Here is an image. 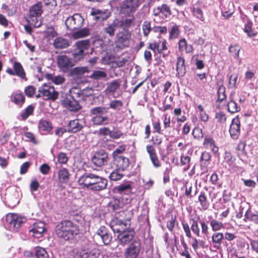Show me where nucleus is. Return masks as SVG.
<instances>
[{"label":"nucleus","instance_id":"9b49d317","mask_svg":"<svg viewBox=\"0 0 258 258\" xmlns=\"http://www.w3.org/2000/svg\"><path fill=\"white\" fill-rule=\"evenodd\" d=\"M134 25V18H130L122 20V21H119L118 20H115L114 21L112 24L109 25L106 28V32H114L116 31L117 28L119 26H121L124 29L127 30L129 28L133 26Z\"/></svg>","mask_w":258,"mask_h":258},{"label":"nucleus","instance_id":"f704fd0d","mask_svg":"<svg viewBox=\"0 0 258 258\" xmlns=\"http://www.w3.org/2000/svg\"><path fill=\"white\" fill-rule=\"evenodd\" d=\"M244 220L250 221L255 224H258V211L252 212L250 209L246 211L244 215Z\"/></svg>","mask_w":258,"mask_h":258},{"label":"nucleus","instance_id":"9d476101","mask_svg":"<svg viewBox=\"0 0 258 258\" xmlns=\"http://www.w3.org/2000/svg\"><path fill=\"white\" fill-rule=\"evenodd\" d=\"M90 45V41L87 40L79 41L76 43V48L72 53L73 58L76 61H80L85 56V50L88 49Z\"/></svg>","mask_w":258,"mask_h":258},{"label":"nucleus","instance_id":"ea45409f","mask_svg":"<svg viewBox=\"0 0 258 258\" xmlns=\"http://www.w3.org/2000/svg\"><path fill=\"white\" fill-rule=\"evenodd\" d=\"M122 203L119 199H114L108 203V208L112 211H117L122 209Z\"/></svg>","mask_w":258,"mask_h":258},{"label":"nucleus","instance_id":"338daca9","mask_svg":"<svg viewBox=\"0 0 258 258\" xmlns=\"http://www.w3.org/2000/svg\"><path fill=\"white\" fill-rule=\"evenodd\" d=\"M168 25V32H178L180 31L178 26L174 22H170Z\"/></svg>","mask_w":258,"mask_h":258},{"label":"nucleus","instance_id":"20e7f679","mask_svg":"<svg viewBox=\"0 0 258 258\" xmlns=\"http://www.w3.org/2000/svg\"><path fill=\"white\" fill-rule=\"evenodd\" d=\"M42 2H38L31 6L29 9V17L27 19L29 26H25L27 32L32 31L31 27L38 28L41 25V14L43 13Z\"/></svg>","mask_w":258,"mask_h":258},{"label":"nucleus","instance_id":"6e6552de","mask_svg":"<svg viewBox=\"0 0 258 258\" xmlns=\"http://www.w3.org/2000/svg\"><path fill=\"white\" fill-rule=\"evenodd\" d=\"M139 6V0H122L119 4V12L125 15H129L135 11Z\"/></svg>","mask_w":258,"mask_h":258},{"label":"nucleus","instance_id":"4be33fe9","mask_svg":"<svg viewBox=\"0 0 258 258\" xmlns=\"http://www.w3.org/2000/svg\"><path fill=\"white\" fill-rule=\"evenodd\" d=\"M240 123L238 118H233L230 126L229 133L231 138L237 139L240 135Z\"/></svg>","mask_w":258,"mask_h":258},{"label":"nucleus","instance_id":"6ab92c4d","mask_svg":"<svg viewBox=\"0 0 258 258\" xmlns=\"http://www.w3.org/2000/svg\"><path fill=\"white\" fill-rule=\"evenodd\" d=\"M97 236H99L101 238L103 243L106 245L110 243L112 238L111 233L108 231L107 228L104 226H101L98 229L94 235V238Z\"/></svg>","mask_w":258,"mask_h":258},{"label":"nucleus","instance_id":"f03ea898","mask_svg":"<svg viewBox=\"0 0 258 258\" xmlns=\"http://www.w3.org/2000/svg\"><path fill=\"white\" fill-rule=\"evenodd\" d=\"M77 181L82 188L93 192L104 190L108 183L106 178L89 172H85L81 175Z\"/></svg>","mask_w":258,"mask_h":258},{"label":"nucleus","instance_id":"603ef678","mask_svg":"<svg viewBox=\"0 0 258 258\" xmlns=\"http://www.w3.org/2000/svg\"><path fill=\"white\" fill-rule=\"evenodd\" d=\"M125 150V146L124 145L119 146L118 148L115 149V150L112 153V157L113 158H116L117 157H121V154L123 153Z\"/></svg>","mask_w":258,"mask_h":258},{"label":"nucleus","instance_id":"412c9836","mask_svg":"<svg viewBox=\"0 0 258 258\" xmlns=\"http://www.w3.org/2000/svg\"><path fill=\"white\" fill-rule=\"evenodd\" d=\"M45 224L44 222H38L33 224L32 228L29 230V234L33 237L39 238L42 236L45 231Z\"/></svg>","mask_w":258,"mask_h":258},{"label":"nucleus","instance_id":"dca6fc26","mask_svg":"<svg viewBox=\"0 0 258 258\" xmlns=\"http://www.w3.org/2000/svg\"><path fill=\"white\" fill-rule=\"evenodd\" d=\"M60 101L62 106L70 111L77 112L81 108L79 100H75L69 95H66Z\"/></svg>","mask_w":258,"mask_h":258},{"label":"nucleus","instance_id":"de8ad7c7","mask_svg":"<svg viewBox=\"0 0 258 258\" xmlns=\"http://www.w3.org/2000/svg\"><path fill=\"white\" fill-rule=\"evenodd\" d=\"M121 170L116 169L113 170L109 176V178L111 181H117L120 180L123 176L122 173L121 172Z\"/></svg>","mask_w":258,"mask_h":258},{"label":"nucleus","instance_id":"72a5a7b5","mask_svg":"<svg viewBox=\"0 0 258 258\" xmlns=\"http://www.w3.org/2000/svg\"><path fill=\"white\" fill-rule=\"evenodd\" d=\"M88 72L89 69L87 67H78L71 69L70 75L72 77H79Z\"/></svg>","mask_w":258,"mask_h":258},{"label":"nucleus","instance_id":"f8f14e48","mask_svg":"<svg viewBox=\"0 0 258 258\" xmlns=\"http://www.w3.org/2000/svg\"><path fill=\"white\" fill-rule=\"evenodd\" d=\"M115 190L117 192L122 196V200H125V204L130 203L132 201L131 195L133 194L131 183L127 182L121 183L115 187Z\"/></svg>","mask_w":258,"mask_h":258},{"label":"nucleus","instance_id":"37998d69","mask_svg":"<svg viewBox=\"0 0 258 258\" xmlns=\"http://www.w3.org/2000/svg\"><path fill=\"white\" fill-rule=\"evenodd\" d=\"M107 77V74L102 71H94L89 77L93 80H101Z\"/></svg>","mask_w":258,"mask_h":258},{"label":"nucleus","instance_id":"2eb2a0df","mask_svg":"<svg viewBox=\"0 0 258 258\" xmlns=\"http://www.w3.org/2000/svg\"><path fill=\"white\" fill-rule=\"evenodd\" d=\"M38 92L42 93V97L44 100L55 101L58 97V93L55 90L54 87L43 84L39 88Z\"/></svg>","mask_w":258,"mask_h":258},{"label":"nucleus","instance_id":"2f4dec72","mask_svg":"<svg viewBox=\"0 0 258 258\" xmlns=\"http://www.w3.org/2000/svg\"><path fill=\"white\" fill-rule=\"evenodd\" d=\"M120 86V81L119 80H113L107 84L105 92L106 94H113L119 89Z\"/></svg>","mask_w":258,"mask_h":258},{"label":"nucleus","instance_id":"5fc2aeb1","mask_svg":"<svg viewBox=\"0 0 258 258\" xmlns=\"http://www.w3.org/2000/svg\"><path fill=\"white\" fill-rule=\"evenodd\" d=\"M122 133L118 128L114 127L111 130L110 137L113 139H118L122 136Z\"/></svg>","mask_w":258,"mask_h":258},{"label":"nucleus","instance_id":"cd10ccee","mask_svg":"<svg viewBox=\"0 0 258 258\" xmlns=\"http://www.w3.org/2000/svg\"><path fill=\"white\" fill-rule=\"evenodd\" d=\"M83 127L78 119L70 120L66 126L68 129V132L71 133H76L81 130Z\"/></svg>","mask_w":258,"mask_h":258},{"label":"nucleus","instance_id":"ddd939ff","mask_svg":"<svg viewBox=\"0 0 258 258\" xmlns=\"http://www.w3.org/2000/svg\"><path fill=\"white\" fill-rule=\"evenodd\" d=\"M131 225L130 220H122L118 218H113L110 223V226L112 231L115 233L120 234Z\"/></svg>","mask_w":258,"mask_h":258},{"label":"nucleus","instance_id":"c9c22d12","mask_svg":"<svg viewBox=\"0 0 258 258\" xmlns=\"http://www.w3.org/2000/svg\"><path fill=\"white\" fill-rule=\"evenodd\" d=\"M13 68L16 75L22 79H26L25 72L22 64L19 62L15 61L13 65Z\"/></svg>","mask_w":258,"mask_h":258},{"label":"nucleus","instance_id":"79ce46f5","mask_svg":"<svg viewBox=\"0 0 258 258\" xmlns=\"http://www.w3.org/2000/svg\"><path fill=\"white\" fill-rule=\"evenodd\" d=\"M130 37L131 33H117L118 42L126 46L128 45V39Z\"/></svg>","mask_w":258,"mask_h":258},{"label":"nucleus","instance_id":"393cba45","mask_svg":"<svg viewBox=\"0 0 258 258\" xmlns=\"http://www.w3.org/2000/svg\"><path fill=\"white\" fill-rule=\"evenodd\" d=\"M211 158V154L208 152L205 151L201 154L200 161L201 169L203 171V173L208 172L207 167L210 162Z\"/></svg>","mask_w":258,"mask_h":258},{"label":"nucleus","instance_id":"680f3d73","mask_svg":"<svg viewBox=\"0 0 258 258\" xmlns=\"http://www.w3.org/2000/svg\"><path fill=\"white\" fill-rule=\"evenodd\" d=\"M192 135L195 139L203 137L202 130L199 127H195L192 132Z\"/></svg>","mask_w":258,"mask_h":258},{"label":"nucleus","instance_id":"4d7b16f0","mask_svg":"<svg viewBox=\"0 0 258 258\" xmlns=\"http://www.w3.org/2000/svg\"><path fill=\"white\" fill-rule=\"evenodd\" d=\"M215 118L217 119V122L220 123H224L226 120V116L225 114L223 112H219L216 114Z\"/></svg>","mask_w":258,"mask_h":258},{"label":"nucleus","instance_id":"1a4fd4ad","mask_svg":"<svg viewBox=\"0 0 258 258\" xmlns=\"http://www.w3.org/2000/svg\"><path fill=\"white\" fill-rule=\"evenodd\" d=\"M92 163L97 167L107 165L108 162V154L106 151L101 149L96 151L91 157Z\"/></svg>","mask_w":258,"mask_h":258},{"label":"nucleus","instance_id":"09e8293b","mask_svg":"<svg viewBox=\"0 0 258 258\" xmlns=\"http://www.w3.org/2000/svg\"><path fill=\"white\" fill-rule=\"evenodd\" d=\"M217 101L222 102L226 98V95L225 94V87L223 85H220L217 91Z\"/></svg>","mask_w":258,"mask_h":258},{"label":"nucleus","instance_id":"8fccbe9b","mask_svg":"<svg viewBox=\"0 0 258 258\" xmlns=\"http://www.w3.org/2000/svg\"><path fill=\"white\" fill-rule=\"evenodd\" d=\"M210 224L212 230L214 231L219 230L223 227V224L222 222L215 219L211 220Z\"/></svg>","mask_w":258,"mask_h":258},{"label":"nucleus","instance_id":"6e6d98bb","mask_svg":"<svg viewBox=\"0 0 258 258\" xmlns=\"http://www.w3.org/2000/svg\"><path fill=\"white\" fill-rule=\"evenodd\" d=\"M36 89L33 86L29 85L26 87L24 90L25 95L28 97H32L35 93Z\"/></svg>","mask_w":258,"mask_h":258},{"label":"nucleus","instance_id":"b1692460","mask_svg":"<svg viewBox=\"0 0 258 258\" xmlns=\"http://www.w3.org/2000/svg\"><path fill=\"white\" fill-rule=\"evenodd\" d=\"M38 128L41 134H49L53 128L52 124L49 121L41 119L39 121Z\"/></svg>","mask_w":258,"mask_h":258},{"label":"nucleus","instance_id":"423d86ee","mask_svg":"<svg viewBox=\"0 0 258 258\" xmlns=\"http://www.w3.org/2000/svg\"><path fill=\"white\" fill-rule=\"evenodd\" d=\"M84 20L82 16L78 13L68 17L65 24L68 29L74 32H88L84 29H79L83 25Z\"/></svg>","mask_w":258,"mask_h":258},{"label":"nucleus","instance_id":"c03bdc74","mask_svg":"<svg viewBox=\"0 0 258 258\" xmlns=\"http://www.w3.org/2000/svg\"><path fill=\"white\" fill-rule=\"evenodd\" d=\"M69 95L75 99V100L79 101V99H83L84 97L82 91L77 88L72 89L70 91V94Z\"/></svg>","mask_w":258,"mask_h":258},{"label":"nucleus","instance_id":"4c0bfd02","mask_svg":"<svg viewBox=\"0 0 258 258\" xmlns=\"http://www.w3.org/2000/svg\"><path fill=\"white\" fill-rule=\"evenodd\" d=\"M53 44L56 48H64L70 46L69 40L62 37L56 38Z\"/></svg>","mask_w":258,"mask_h":258},{"label":"nucleus","instance_id":"39448f33","mask_svg":"<svg viewBox=\"0 0 258 258\" xmlns=\"http://www.w3.org/2000/svg\"><path fill=\"white\" fill-rule=\"evenodd\" d=\"M97 245L91 241H84L80 251L81 258H97L100 254V250L97 247Z\"/></svg>","mask_w":258,"mask_h":258},{"label":"nucleus","instance_id":"69168bd1","mask_svg":"<svg viewBox=\"0 0 258 258\" xmlns=\"http://www.w3.org/2000/svg\"><path fill=\"white\" fill-rule=\"evenodd\" d=\"M43 1L45 5L50 10H52L57 5L56 0H43Z\"/></svg>","mask_w":258,"mask_h":258},{"label":"nucleus","instance_id":"a18cd8bd","mask_svg":"<svg viewBox=\"0 0 258 258\" xmlns=\"http://www.w3.org/2000/svg\"><path fill=\"white\" fill-rule=\"evenodd\" d=\"M35 258H49V255L46 250L41 247H36L35 250Z\"/></svg>","mask_w":258,"mask_h":258},{"label":"nucleus","instance_id":"f257e3e1","mask_svg":"<svg viewBox=\"0 0 258 258\" xmlns=\"http://www.w3.org/2000/svg\"><path fill=\"white\" fill-rule=\"evenodd\" d=\"M123 103L120 100H111L108 104V107L103 106L93 107L90 110V115L92 116L91 121L94 125H106L108 124L110 118L108 115L109 108L114 111L118 112L123 107Z\"/></svg>","mask_w":258,"mask_h":258},{"label":"nucleus","instance_id":"052dcab7","mask_svg":"<svg viewBox=\"0 0 258 258\" xmlns=\"http://www.w3.org/2000/svg\"><path fill=\"white\" fill-rule=\"evenodd\" d=\"M39 185L40 184L36 179H34L31 181L30 184V190L32 194L38 190Z\"/></svg>","mask_w":258,"mask_h":258},{"label":"nucleus","instance_id":"4468645a","mask_svg":"<svg viewBox=\"0 0 258 258\" xmlns=\"http://www.w3.org/2000/svg\"><path fill=\"white\" fill-rule=\"evenodd\" d=\"M141 248V241L139 239H135L126 249L125 258H137Z\"/></svg>","mask_w":258,"mask_h":258},{"label":"nucleus","instance_id":"13d9d810","mask_svg":"<svg viewBox=\"0 0 258 258\" xmlns=\"http://www.w3.org/2000/svg\"><path fill=\"white\" fill-rule=\"evenodd\" d=\"M58 162L60 164H66L68 161L67 154L63 152L59 153L57 155Z\"/></svg>","mask_w":258,"mask_h":258},{"label":"nucleus","instance_id":"58836bf2","mask_svg":"<svg viewBox=\"0 0 258 258\" xmlns=\"http://www.w3.org/2000/svg\"><path fill=\"white\" fill-rule=\"evenodd\" d=\"M35 106L33 104L28 105L23 111L21 112L20 116L22 120H26L30 115L33 114Z\"/></svg>","mask_w":258,"mask_h":258},{"label":"nucleus","instance_id":"7ed1b4c3","mask_svg":"<svg viewBox=\"0 0 258 258\" xmlns=\"http://www.w3.org/2000/svg\"><path fill=\"white\" fill-rule=\"evenodd\" d=\"M56 235L65 240L73 239L79 234L78 226L70 220H64L59 222L55 227Z\"/></svg>","mask_w":258,"mask_h":258},{"label":"nucleus","instance_id":"bb28decb","mask_svg":"<svg viewBox=\"0 0 258 258\" xmlns=\"http://www.w3.org/2000/svg\"><path fill=\"white\" fill-rule=\"evenodd\" d=\"M114 164H116L117 169L121 171H124L129 166L130 162L128 158L121 156L113 159Z\"/></svg>","mask_w":258,"mask_h":258},{"label":"nucleus","instance_id":"f3484780","mask_svg":"<svg viewBox=\"0 0 258 258\" xmlns=\"http://www.w3.org/2000/svg\"><path fill=\"white\" fill-rule=\"evenodd\" d=\"M135 232L132 228L127 227L120 234L117 235V238L120 244L123 246L128 244L135 237Z\"/></svg>","mask_w":258,"mask_h":258},{"label":"nucleus","instance_id":"0e129e2a","mask_svg":"<svg viewBox=\"0 0 258 258\" xmlns=\"http://www.w3.org/2000/svg\"><path fill=\"white\" fill-rule=\"evenodd\" d=\"M30 162L27 161L23 163L20 167V174H24L30 166Z\"/></svg>","mask_w":258,"mask_h":258},{"label":"nucleus","instance_id":"e433bc0d","mask_svg":"<svg viewBox=\"0 0 258 258\" xmlns=\"http://www.w3.org/2000/svg\"><path fill=\"white\" fill-rule=\"evenodd\" d=\"M229 99L227 105L228 111L231 113L239 112L241 110L240 106L233 100L232 97H230Z\"/></svg>","mask_w":258,"mask_h":258},{"label":"nucleus","instance_id":"473e14b6","mask_svg":"<svg viewBox=\"0 0 258 258\" xmlns=\"http://www.w3.org/2000/svg\"><path fill=\"white\" fill-rule=\"evenodd\" d=\"M11 100L16 105L21 107L25 101V97L22 93H13Z\"/></svg>","mask_w":258,"mask_h":258},{"label":"nucleus","instance_id":"c85d7f7f","mask_svg":"<svg viewBox=\"0 0 258 258\" xmlns=\"http://www.w3.org/2000/svg\"><path fill=\"white\" fill-rule=\"evenodd\" d=\"M176 70L177 72L176 76L178 78L183 77L186 73L185 60L181 56L177 57Z\"/></svg>","mask_w":258,"mask_h":258},{"label":"nucleus","instance_id":"774afa93","mask_svg":"<svg viewBox=\"0 0 258 258\" xmlns=\"http://www.w3.org/2000/svg\"><path fill=\"white\" fill-rule=\"evenodd\" d=\"M50 170V168L49 166L46 163L43 164L40 167V171L42 174L44 175L47 174L49 173Z\"/></svg>","mask_w":258,"mask_h":258},{"label":"nucleus","instance_id":"aec40b11","mask_svg":"<svg viewBox=\"0 0 258 258\" xmlns=\"http://www.w3.org/2000/svg\"><path fill=\"white\" fill-rule=\"evenodd\" d=\"M153 13L154 16H159L162 18H167L172 14L169 6L166 4H162L156 8H154Z\"/></svg>","mask_w":258,"mask_h":258},{"label":"nucleus","instance_id":"e2e57ef3","mask_svg":"<svg viewBox=\"0 0 258 258\" xmlns=\"http://www.w3.org/2000/svg\"><path fill=\"white\" fill-rule=\"evenodd\" d=\"M190 158L188 156L181 155L180 157V162L182 165H186L187 169L189 168V163Z\"/></svg>","mask_w":258,"mask_h":258},{"label":"nucleus","instance_id":"a19ab883","mask_svg":"<svg viewBox=\"0 0 258 258\" xmlns=\"http://www.w3.org/2000/svg\"><path fill=\"white\" fill-rule=\"evenodd\" d=\"M241 47L238 44H235L234 45H231L229 46L228 50L229 52L236 59H239V62L241 61V59L239 58V54Z\"/></svg>","mask_w":258,"mask_h":258},{"label":"nucleus","instance_id":"5701e85b","mask_svg":"<svg viewBox=\"0 0 258 258\" xmlns=\"http://www.w3.org/2000/svg\"><path fill=\"white\" fill-rule=\"evenodd\" d=\"M91 14L94 20L102 21L109 17L110 12L108 10L93 9Z\"/></svg>","mask_w":258,"mask_h":258},{"label":"nucleus","instance_id":"3c124183","mask_svg":"<svg viewBox=\"0 0 258 258\" xmlns=\"http://www.w3.org/2000/svg\"><path fill=\"white\" fill-rule=\"evenodd\" d=\"M190 229L192 232L197 236H199L200 233V228L198 226V222L197 220L192 219L191 220Z\"/></svg>","mask_w":258,"mask_h":258},{"label":"nucleus","instance_id":"a211bd4d","mask_svg":"<svg viewBox=\"0 0 258 258\" xmlns=\"http://www.w3.org/2000/svg\"><path fill=\"white\" fill-rule=\"evenodd\" d=\"M57 64L58 68L63 72H68L74 63L71 59L66 55H60L57 57Z\"/></svg>","mask_w":258,"mask_h":258},{"label":"nucleus","instance_id":"c756f323","mask_svg":"<svg viewBox=\"0 0 258 258\" xmlns=\"http://www.w3.org/2000/svg\"><path fill=\"white\" fill-rule=\"evenodd\" d=\"M70 174L66 168H60L58 172L59 182L62 184L67 183L70 179Z\"/></svg>","mask_w":258,"mask_h":258},{"label":"nucleus","instance_id":"bf43d9fd","mask_svg":"<svg viewBox=\"0 0 258 258\" xmlns=\"http://www.w3.org/2000/svg\"><path fill=\"white\" fill-rule=\"evenodd\" d=\"M238 78L237 74H232L229 79V84L230 87H236Z\"/></svg>","mask_w":258,"mask_h":258},{"label":"nucleus","instance_id":"49530a36","mask_svg":"<svg viewBox=\"0 0 258 258\" xmlns=\"http://www.w3.org/2000/svg\"><path fill=\"white\" fill-rule=\"evenodd\" d=\"M198 199L202 209L204 210H207L209 206V204L207 201L205 193L204 192H201L199 196Z\"/></svg>","mask_w":258,"mask_h":258},{"label":"nucleus","instance_id":"7c9ffc66","mask_svg":"<svg viewBox=\"0 0 258 258\" xmlns=\"http://www.w3.org/2000/svg\"><path fill=\"white\" fill-rule=\"evenodd\" d=\"M223 238L224 235L222 233H214L212 236V241L213 244V247L216 249L220 250L222 240Z\"/></svg>","mask_w":258,"mask_h":258},{"label":"nucleus","instance_id":"a878e982","mask_svg":"<svg viewBox=\"0 0 258 258\" xmlns=\"http://www.w3.org/2000/svg\"><path fill=\"white\" fill-rule=\"evenodd\" d=\"M146 150L153 166L155 168L159 167L161 166V164L157 156L154 148L152 145H147L146 146Z\"/></svg>","mask_w":258,"mask_h":258},{"label":"nucleus","instance_id":"864d4df0","mask_svg":"<svg viewBox=\"0 0 258 258\" xmlns=\"http://www.w3.org/2000/svg\"><path fill=\"white\" fill-rule=\"evenodd\" d=\"M192 14L201 21H203L204 20L203 11L200 8H194L192 9Z\"/></svg>","mask_w":258,"mask_h":258},{"label":"nucleus","instance_id":"0eeeda50","mask_svg":"<svg viewBox=\"0 0 258 258\" xmlns=\"http://www.w3.org/2000/svg\"><path fill=\"white\" fill-rule=\"evenodd\" d=\"M26 218L15 214H9L6 216L5 226L12 232L18 231L21 225L25 222Z\"/></svg>","mask_w":258,"mask_h":258}]
</instances>
